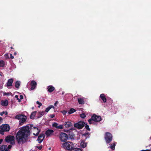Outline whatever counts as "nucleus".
<instances>
[{
  "label": "nucleus",
  "mask_w": 151,
  "mask_h": 151,
  "mask_svg": "<svg viewBox=\"0 0 151 151\" xmlns=\"http://www.w3.org/2000/svg\"><path fill=\"white\" fill-rule=\"evenodd\" d=\"M30 127L27 125L22 127L16 135V140L19 144H22L27 142L30 135Z\"/></svg>",
  "instance_id": "f257e3e1"
},
{
  "label": "nucleus",
  "mask_w": 151,
  "mask_h": 151,
  "mask_svg": "<svg viewBox=\"0 0 151 151\" xmlns=\"http://www.w3.org/2000/svg\"><path fill=\"white\" fill-rule=\"evenodd\" d=\"M63 146L64 149L69 151H71L74 146L72 142H65L63 143Z\"/></svg>",
  "instance_id": "f03ea898"
},
{
  "label": "nucleus",
  "mask_w": 151,
  "mask_h": 151,
  "mask_svg": "<svg viewBox=\"0 0 151 151\" xmlns=\"http://www.w3.org/2000/svg\"><path fill=\"white\" fill-rule=\"evenodd\" d=\"M10 129V127L9 125L7 124L2 125L0 127V134H4V132H8Z\"/></svg>",
  "instance_id": "7ed1b4c3"
},
{
  "label": "nucleus",
  "mask_w": 151,
  "mask_h": 151,
  "mask_svg": "<svg viewBox=\"0 0 151 151\" xmlns=\"http://www.w3.org/2000/svg\"><path fill=\"white\" fill-rule=\"evenodd\" d=\"M112 134L109 132H106L105 134V139L107 143H110L112 140Z\"/></svg>",
  "instance_id": "20e7f679"
},
{
  "label": "nucleus",
  "mask_w": 151,
  "mask_h": 151,
  "mask_svg": "<svg viewBox=\"0 0 151 151\" xmlns=\"http://www.w3.org/2000/svg\"><path fill=\"white\" fill-rule=\"evenodd\" d=\"M15 137L14 136L9 135L7 136L5 139V140L8 143H10L12 144H14Z\"/></svg>",
  "instance_id": "39448f33"
},
{
  "label": "nucleus",
  "mask_w": 151,
  "mask_h": 151,
  "mask_svg": "<svg viewBox=\"0 0 151 151\" xmlns=\"http://www.w3.org/2000/svg\"><path fill=\"white\" fill-rule=\"evenodd\" d=\"M59 137L61 141L65 142L67 140L68 136L66 134L61 132L59 135Z\"/></svg>",
  "instance_id": "423d86ee"
},
{
  "label": "nucleus",
  "mask_w": 151,
  "mask_h": 151,
  "mask_svg": "<svg viewBox=\"0 0 151 151\" xmlns=\"http://www.w3.org/2000/svg\"><path fill=\"white\" fill-rule=\"evenodd\" d=\"M85 124L84 122L80 121L75 123L74 124L75 127L78 129H82L85 126Z\"/></svg>",
  "instance_id": "0eeeda50"
},
{
  "label": "nucleus",
  "mask_w": 151,
  "mask_h": 151,
  "mask_svg": "<svg viewBox=\"0 0 151 151\" xmlns=\"http://www.w3.org/2000/svg\"><path fill=\"white\" fill-rule=\"evenodd\" d=\"M91 119L94 122H99L101 120L102 118L100 116L93 114L91 116Z\"/></svg>",
  "instance_id": "6e6552de"
},
{
  "label": "nucleus",
  "mask_w": 151,
  "mask_h": 151,
  "mask_svg": "<svg viewBox=\"0 0 151 151\" xmlns=\"http://www.w3.org/2000/svg\"><path fill=\"white\" fill-rule=\"evenodd\" d=\"M45 135L44 134H40L38 137L37 140L39 143L42 142L44 139L45 137Z\"/></svg>",
  "instance_id": "1a4fd4ad"
},
{
  "label": "nucleus",
  "mask_w": 151,
  "mask_h": 151,
  "mask_svg": "<svg viewBox=\"0 0 151 151\" xmlns=\"http://www.w3.org/2000/svg\"><path fill=\"white\" fill-rule=\"evenodd\" d=\"M30 85L31 86L30 90H33L36 87L37 83L35 81L33 80L30 82Z\"/></svg>",
  "instance_id": "9d476101"
},
{
  "label": "nucleus",
  "mask_w": 151,
  "mask_h": 151,
  "mask_svg": "<svg viewBox=\"0 0 151 151\" xmlns=\"http://www.w3.org/2000/svg\"><path fill=\"white\" fill-rule=\"evenodd\" d=\"M90 133L89 132H86L82 134V137L83 140H86L87 139L89 138Z\"/></svg>",
  "instance_id": "9b49d317"
},
{
  "label": "nucleus",
  "mask_w": 151,
  "mask_h": 151,
  "mask_svg": "<svg viewBox=\"0 0 151 151\" xmlns=\"http://www.w3.org/2000/svg\"><path fill=\"white\" fill-rule=\"evenodd\" d=\"M73 124L70 122L68 121L65 122L64 123V125L66 128H69L73 126Z\"/></svg>",
  "instance_id": "f8f14e48"
},
{
  "label": "nucleus",
  "mask_w": 151,
  "mask_h": 151,
  "mask_svg": "<svg viewBox=\"0 0 151 151\" xmlns=\"http://www.w3.org/2000/svg\"><path fill=\"white\" fill-rule=\"evenodd\" d=\"M13 82V79L12 78L9 79L7 83H6V85L7 87H8L10 86H12V83Z\"/></svg>",
  "instance_id": "ddd939ff"
},
{
  "label": "nucleus",
  "mask_w": 151,
  "mask_h": 151,
  "mask_svg": "<svg viewBox=\"0 0 151 151\" xmlns=\"http://www.w3.org/2000/svg\"><path fill=\"white\" fill-rule=\"evenodd\" d=\"M27 119V118L26 116L24 115L21 119L19 121V124L20 125H22L23 123L26 121Z\"/></svg>",
  "instance_id": "4468645a"
},
{
  "label": "nucleus",
  "mask_w": 151,
  "mask_h": 151,
  "mask_svg": "<svg viewBox=\"0 0 151 151\" xmlns=\"http://www.w3.org/2000/svg\"><path fill=\"white\" fill-rule=\"evenodd\" d=\"M53 132L54 131L53 130L48 129L46 131L45 134L48 137L52 134Z\"/></svg>",
  "instance_id": "2eb2a0df"
},
{
  "label": "nucleus",
  "mask_w": 151,
  "mask_h": 151,
  "mask_svg": "<svg viewBox=\"0 0 151 151\" xmlns=\"http://www.w3.org/2000/svg\"><path fill=\"white\" fill-rule=\"evenodd\" d=\"M33 128L35 129V132H36V133H34L33 134L34 135L37 136L39 135L40 132V130L37 127H33Z\"/></svg>",
  "instance_id": "dca6fc26"
},
{
  "label": "nucleus",
  "mask_w": 151,
  "mask_h": 151,
  "mask_svg": "<svg viewBox=\"0 0 151 151\" xmlns=\"http://www.w3.org/2000/svg\"><path fill=\"white\" fill-rule=\"evenodd\" d=\"M8 104V101L7 100H5L4 101L2 100L1 101V104L3 106H6Z\"/></svg>",
  "instance_id": "f3484780"
},
{
  "label": "nucleus",
  "mask_w": 151,
  "mask_h": 151,
  "mask_svg": "<svg viewBox=\"0 0 151 151\" xmlns=\"http://www.w3.org/2000/svg\"><path fill=\"white\" fill-rule=\"evenodd\" d=\"M100 97L103 101L104 103H106V99L104 94H101L100 95Z\"/></svg>",
  "instance_id": "a211bd4d"
},
{
  "label": "nucleus",
  "mask_w": 151,
  "mask_h": 151,
  "mask_svg": "<svg viewBox=\"0 0 151 151\" xmlns=\"http://www.w3.org/2000/svg\"><path fill=\"white\" fill-rule=\"evenodd\" d=\"M85 141L84 140H81V143L80 144L81 147L82 148H84L86 147L87 145L86 143L85 142Z\"/></svg>",
  "instance_id": "6ab92c4d"
},
{
  "label": "nucleus",
  "mask_w": 151,
  "mask_h": 151,
  "mask_svg": "<svg viewBox=\"0 0 151 151\" xmlns=\"http://www.w3.org/2000/svg\"><path fill=\"white\" fill-rule=\"evenodd\" d=\"M78 103L80 104H83L85 103V101L83 98H80L78 99Z\"/></svg>",
  "instance_id": "aec40b11"
},
{
  "label": "nucleus",
  "mask_w": 151,
  "mask_h": 151,
  "mask_svg": "<svg viewBox=\"0 0 151 151\" xmlns=\"http://www.w3.org/2000/svg\"><path fill=\"white\" fill-rule=\"evenodd\" d=\"M47 88L48 91L50 93L52 92L55 89L54 87L52 86H49Z\"/></svg>",
  "instance_id": "412c9836"
},
{
  "label": "nucleus",
  "mask_w": 151,
  "mask_h": 151,
  "mask_svg": "<svg viewBox=\"0 0 151 151\" xmlns=\"http://www.w3.org/2000/svg\"><path fill=\"white\" fill-rule=\"evenodd\" d=\"M23 115L22 114H17L15 117L14 118L15 119L20 120Z\"/></svg>",
  "instance_id": "4be33fe9"
},
{
  "label": "nucleus",
  "mask_w": 151,
  "mask_h": 151,
  "mask_svg": "<svg viewBox=\"0 0 151 151\" xmlns=\"http://www.w3.org/2000/svg\"><path fill=\"white\" fill-rule=\"evenodd\" d=\"M68 135L70 138L71 139H74L75 137V134L73 133V132L70 131L68 134Z\"/></svg>",
  "instance_id": "5701e85b"
},
{
  "label": "nucleus",
  "mask_w": 151,
  "mask_h": 151,
  "mask_svg": "<svg viewBox=\"0 0 151 151\" xmlns=\"http://www.w3.org/2000/svg\"><path fill=\"white\" fill-rule=\"evenodd\" d=\"M36 112H37L36 111H34L32 113L31 115L30 116V118L31 119H34V117L36 115Z\"/></svg>",
  "instance_id": "b1692460"
},
{
  "label": "nucleus",
  "mask_w": 151,
  "mask_h": 151,
  "mask_svg": "<svg viewBox=\"0 0 151 151\" xmlns=\"http://www.w3.org/2000/svg\"><path fill=\"white\" fill-rule=\"evenodd\" d=\"M53 108V109H54V107L53 105H50L47 108L45 109V111L46 112H47L49 111L51 109Z\"/></svg>",
  "instance_id": "393cba45"
},
{
  "label": "nucleus",
  "mask_w": 151,
  "mask_h": 151,
  "mask_svg": "<svg viewBox=\"0 0 151 151\" xmlns=\"http://www.w3.org/2000/svg\"><path fill=\"white\" fill-rule=\"evenodd\" d=\"M7 147L6 145H2L0 147V151H4Z\"/></svg>",
  "instance_id": "a878e982"
},
{
  "label": "nucleus",
  "mask_w": 151,
  "mask_h": 151,
  "mask_svg": "<svg viewBox=\"0 0 151 151\" xmlns=\"http://www.w3.org/2000/svg\"><path fill=\"white\" fill-rule=\"evenodd\" d=\"M5 65V63L3 60H0V67H4Z\"/></svg>",
  "instance_id": "bb28decb"
},
{
  "label": "nucleus",
  "mask_w": 151,
  "mask_h": 151,
  "mask_svg": "<svg viewBox=\"0 0 151 151\" xmlns=\"http://www.w3.org/2000/svg\"><path fill=\"white\" fill-rule=\"evenodd\" d=\"M20 82L19 81H17L15 83V86L16 88H19L20 86Z\"/></svg>",
  "instance_id": "cd10ccee"
},
{
  "label": "nucleus",
  "mask_w": 151,
  "mask_h": 151,
  "mask_svg": "<svg viewBox=\"0 0 151 151\" xmlns=\"http://www.w3.org/2000/svg\"><path fill=\"white\" fill-rule=\"evenodd\" d=\"M76 111V110L73 108H71L70 109V110L68 112V114H72Z\"/></svg>",
  "instance_id": "c85d7f7f"
},
{
  "label": "nucleus",
  "mask_w": 151,
  "mask_h": 151,
  "mask_svg": "<svg viewBox=\"0 0 151 151\" xmlns=\"http://www.w3.org/2000/svg\"><path fill=\"white\" fill-rule=\"evenodd\" d=\"M116 144L115 143H113L111 144L110 146V148L112 150H114L115 149V146Z\"/></svg>",
  "instance_id": "c756f323"
},
{
  "label": "nucleus",
  "mask_w": 151,
  "mask_h": 151,
  "mask_svg": "<svg viewBox=\"0 0 151 151\" xmlns=\"http://www.w3.org/2000/svg\"><path fill=\"white\" fill-rule=\"evenodd\" d=\"M71 151H82L81 150L78 148H75L74 147V148L72 149Z\"/></svg>",
  "instance_id": "7c9ffc66"
},
{
  "label": "nucleus",
  "mask_w": 151,
  "mask_h": 151,
  "mask_svg": "<svg viewBox=\"0 0 151 151\" xmlns=\"http://www.w3.org/2000/svg\"><path fill=\"white\" fill-rule=\"evenodd\" d=\"M85 128L88 131H90V129L89 127V126L87 124H85Z\"/></svg>",
  "instance_id": "2f4dec72"
},
{
  "label": "nucleus",
  "mask_w": 151,
  "mask_h": 151,
  "mask_svg": "<svg viewBox=\"0 0 151 151\" xmlns=\"http://www.w3.org/2000/svg\"><path fill=\"white\" fill-rule=\"evenodd\" d=\"M63 128V125H60L59 126L57 125V129H62Z\"/></svg>",
  "instance_id": "473e14b6"
},
{
  "label": "nucleus",
  "mask_w": 151,
  "mask_h": 151,
  "mask_svg": "<svg viewBox=\"0 0 151 151\" xmlns=\"http://www.w3.org/2000/svg\"><path fill=\"white\" fill-rule=\"evenodd\" d=\"M80 117L83 118H84L86 117V115L84 114L83 113L80 115Z\"/></svg>",
  "instance_id": "72a5a7b5"
},
{
  "label": "nucleus",
  "mask_w": 151,
  "mask_h": 151,
  "mask_svg": "<svg viewBox=\"0 0 151 151\" xmlns=\"http://www.w3.org/2000/svg\"><path fill=\"white\" fill-rule=\"evenodd\" d=\"M36 103H37V104L39 105V106H38V107H40V106H41L42 105V103H40V102L38 101H37V102H36Z\"/></svg>",
  "instance_id": "f704fd0d"
},
{
  "label": "nucleus",
  "mask_w": 151,
  "mask_h": 151,
  "mask_svg": "<svg viewBox=\"0 0 151 151\" xmlns=\"http://www.w3.org/2000/svg\"><path fill=\"white\" fill-rule=\"evenodd\" d=\"M61 112L64 115H65L67 113V111L63 110V111H62Z\"/></svg>",
  "instance_id": "c9c22d12"
},
{
  "label": "nucleus",
  "mask_w": 151,
  "mask_h": 151,
  "mask_svg": "<svg viewBox=\"0 0 151 151\" xmlns=\"http://www.w3.org/2000/svg\"><path fill=\"white\" fill-rule=\"evenodd\" d=\"M88 122L89 124H92V122L93 121V120L91 119V118L88 120Z\"/></svg>",
  "instance_id": "e433bc0d"
},
{
  "label": "nucleus",
  "mask_w": 151,
  "mask_h": 151,
  "mask_svg": "<svg viewBox=\"0 0 151 151\" xmlns=\"http://www.w3.org/2000/svg\"><path fill=\"white\" fill-rule=\"evenodd\" d=\"M52 127H55L56 128H57V123L55 122L52 125Z\"/></svg>",
  "instance_id": "4c0bfd02"
},
{
  "label": "nucleus",
  "mask_w": 151,
  "mask_h": 151,
  "mask_svg": "<svg viewBox=\"0 0 151 151\" xmlns=\"http://www.w3.org/2000/svg\"><path fill=\"white\" fill-rule=\"evenodd\" d=\"M4 56L6 59L9 58V55L8 54H6L4 55Z\"/></svg>",
  "instance_id": "58836bf2"
},
{
  "label": "nucleus",
  "mask_w": 151,
  "mask_h": 151,
  "mask_svg": "<svg viewBox=\"0 0 151 151\" xmlns=\"http://www.w3.org/2000/svg\"><path fill=\"white\" fill-rule=\"evenodd\" d=\"M37 148H38L39 150H41L42 148V146L41 145L40 146H37L36 147Z\"/></svg>",
  "instance_id": "ea45409f"
},
{
  "label": "nucleus",
  "mask_w": 151,
  "mask_h": 151,
  "mask_svg": "<svg viewBox=\"0 0 151 151\" xmlns=\"http://www.w3.org/2000/svg\"><path fill=\"white\" fill-rule=\"evenodd\" d=\"M55 116L54 114H51L50 115V116L51 118H53Z\"/></svg>",
  "instance_id": "a19ab883"
},
{
  "label": "nucleus",
  "mask_w": 151,
  "mask_h": 151,
  "mask_svg": "<svg viewBox=\"0 0 151 151\" xmlns=\"http://www.w3.org/2000/svg\"><path fill=\"white\" fill-rule=\"evenodd\" d=\"M39 113L41 115V116L38 118H40V117H41L42 115L43 114V112H40Z\"/></svg>",
  "instance_id": "79ce46f5"
},
{
  "label": "nucleus",
  "mask_w": 151,
  "mask_h": 151,
  "mask_svg": "<svg viewBox=\"0 0 151 151\" xmlns=\"http://www.w3.org/2000/svg\"><path fill=\"white\" fill-rule=\"evenodd\" d=\"M12 147V146L11 145H9L8 146L7 148L9 150Z\"/></svg>",
  "instance_id": "37998d69"
},
{
  "label": "nucleus",
  "mask_w": 151,
  "mask_h": 151,
  "mask_svg": "<svg viewBox=\"0 0 151 151\" xmlns=\"http://www.w3.org/2000/svg\"><path fill=\"white\" fill-rule=\"evenodd\" d=\"M10 58H11V59H13L14 58V56L12 55L11 54H10Z\"/></svg>",
  "instance_id": "c03bdc74"
},
{
  "label": "nucleus",
  "mask_w": 151,
  "mask_h": 151,
  "mask_svg": "<svg viewBox=\"0 0 151 151\" xmlns=\"http://www.w3.org/2000/svg\"><path fill=\"white\" fill-rule=\"evenodd\" d=\"M5 113V112L4 111H3V112H1L0 113V115L1 116H3L4 114Z\"/></svg>",
  "instance_id": "a18cd8bd"
},
{
  "label": "nucleus",
  "mask_w": 151,
  "mask_h": 151,
  "mask_svg": "<svg viewBox=\"0 0 151 151\" xmlns=\"http://www.w3.org/2000/svg\"><path fill=\"white\" fill-rule=\"evenodd\" d=\"M15 97L17 99V100H18L19 99L18 98V96L17 95H16L15 96Z\"/></svg>",
  "instance_id": "49530a36"
},
{
  "label": "nucleus",
  "mask_w": 151,
  "mask_h": 151,
  "mask_svg": "<svg viewBox=\"0 0 151 151\" xmlns=\"http://www.w3.org/2000/svg\"><path fill=\"white\" fill-rule=\"evenodd\" d=\"M20 99H23V96L22 95H20Z\"/></svg>",
  "instance_id": "de8ad7c7"
},
{
  "label": "nucleus",
  "mask_w": 151,
  "mask_h": 151,
  "mask_svg": "<svg viewBox=\"0 0 151 151\" xmlns=\"http://www.w3.org/2000/svg\"><path fill=\"white\" fill-rule=\"evenodd\" d=\"M3 141V139H0V144H1L2 143V142Z\"/></svg>",
  "instance_id": "09e8293b"
},
{
  "label": "nucleus",
  "mask_w": 151,
  "mask_h": 151,
  "mask_svg": "<svg viewBox=\"0 0 151 151\" xmlns=\"http://www.w3.org/2000/svg\"><path fill=\"white\" fill-rule=\"evenodd\" d=\"M9 151V149L6 148L5 149L4 151Z\"/></svg>",
  "instance_id": "8fccbe9b"
},
{
  "label": "nucleus",
  "mask_w": 151,
  "mask_h": 151,
  "mask_svg": "<svg viewBox=\"0 0 151 151\" xmlns=\"http://www.w3.org/2000/svg\"><path fill=\"white\" fill-rule=\"evenodd\" d=\"M141 151H150V150H142Z\"/></svg>",
  "instance_id": "3c124183"
},
{
  "label": "nucleus",
  "mask_w": 151,
  "mask_h": 151,
  "mask_svg": "<svg viewBox=\"0 0 151 151\" xmlns=\"http://www.w3.org/2000/svg\"><path fill=\"white\" fill-rule=\"evenodd\" d=\"M2 120V118L1 117H0V124H1Z\"/></svg>",
  "instance_id": "603ef678"
},
{
  "label": "nucleus",
  "mask_w": 151,
  "mask_h": 151,
  "mask_svg": "<svg viewBox=\"0 0 151 151\" xmlns=\"http://www.w3.org/2000/svg\"><path fill=\"white\" fill-rule=\"evenodd\" d=\"M56 104H57V101H56L55 103V104H54V105L55 106H56Z\"/></svg>",
  "instance_id": "864d4df0"
},
{
  "label": "nucleus",
  "mask_w": 151,
  "mask_h": 151,
  "mask_svg": "<svg viewBox=\"0 0 151 151\" xmlns=\"http://www.w3.org/2000/svg\"><path fill=\"white\" fill-rule=\"evenodd\" d=\"M18 100V102H21V100H20V99H19Z\"/></svg>",
  "instance_id": "5fc2aeb1"
},
{
  "label": "nucleus",
  "mask_w": 151,
  "mask_h": 151,
  "mask_svg": "<svg viewBox=\"0 0 151 151\" xmlns=\"http://www.w3.org/2000/svg\"><path fill=\"white\" fill-rule=\"evenodd\" d=\"M5 115H7V114H8V113L6 111V112H5Z\"/></svg>",
  "instance_id": "6e6d98bb"
},
{
  "label": "nucleus",
  "mask_w": 151,
  "mask_h": 151,
  "mask_svg": "<svg viewBox=\"0 0 151 151\" xmlns=\"http://www.w3.org/2000/svg\"><path fill=\"white\" fill-rule=\"evenodd\" d=\"M33 126V125L32 124V125H30V128H32Z\"/></svg>",
  "instance_id": "4d7b16f0"
},
{
  "label": "nucleus",
  "mask_w": 151,
  "mask_h": 151,
  "mask_svg": "<svg viewBox=\"0 0 151 151\" xmlns=\"http://www.w3.org/2000/svg\"><path fill=\"white\" fill-rule=\"evenodd\" d=\"M10 48L11 49H14V48L13 47H10Z\"/></svg>",
  "instance_id": "13d9d810"
},
{
  "label": "nucleus",
  "mask_w": 151,
  "mask_h": 151,
  "mask_svg": "<svg viewBox=\"0 0 151 151\" xmlns=\"http://www.w3.org/2000/svg\"><path fill=\"white\" fill-rule=\"evenodd\" d=\"M16 54H17V53H16V52H14V55H16Z\"/></svg>",
  "instance_id": "bf43d9fd"
},
{
  "label": "nucleus",
  "mask_w": 151,
  "mask_h": 151,
  "mask_svg": "<svg viewBox=\"0 0 151 151\" xmlns=\"http://www.w3.org/2000/svg\"><path fill=\"white\" fill-rule=\"evenodd\" d=\"M49 150H50L51 149V147H49L48 149Z\"/></svg>",
  "instance_id": "052dcab7"
},
{
  "label": "nucleus",
  "mask_w": 151,
  "mask_h": 151,
  "mask_svg": "<svg viewBox=\"0 0 151 151\" xmlns=\"http://www.w3.org/2000/svg\"><path fill=\"white\" fill-rule=\"evenodd\" d=\"M1 73H1V72H0V76H1Z\"/></svg>",
  "instance_id": "680f3d73"
},
{
  "label": "nucleus",
  "mask_w": 151,
  "mask_h": 151,
  "mask_svg": "<svg viewBox=\"0 0 151 151\" xmlns=\"http://www.w3.org/2000/svg\"><path fill=\"white\" fill-rule=\"evenodd\" d=\"M150 150V151H151V149H150V150Z\"/></svg>",
  "instance_id": "e2e57ef3"
},
{
  "label": "nucleus",
  "mask_w": 151,
  "mask_h": 151,
  "mask_svg": "<svg viewBox=\"0 0 151 151\" xmlns=\"http://www.w3.org/2000/svg\"><path fill=\"white\" fill-rule=\"evenodd\" d=\"M63 93H62V94H63Z\"/></svg>",
  "instance_id": "0e129e2a"
},
{
  "label": "nucleus",
  "mask_w": 151,
  "mask_h": 151,
  "mask_svg": "<svg viewBox=\"0 0 151 151\" xmlns=\"http://www.w3.org/2000/svg\"><path fill=\"white\" fill-rule=\"evenodd\" d=\"M57 104H58V101H57Z\"/></svg>",
  "instance_id": "69168bd1"
}]
</instances>
